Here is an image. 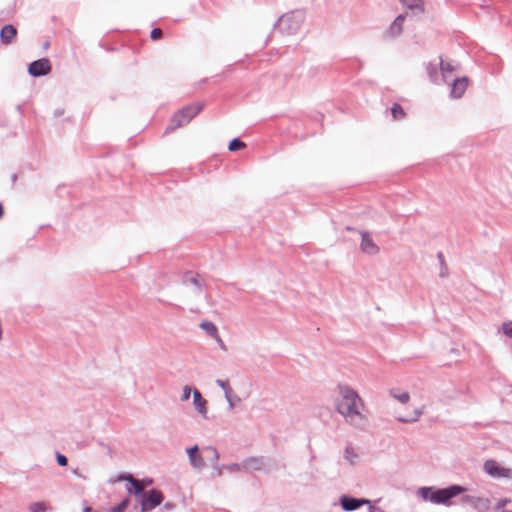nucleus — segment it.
Returning a JSON list of instances; mask_svg holds the SVG:
<instances>
[{
	"label": "nucleus",
	"mask_w": 512,
	"mask_h": 512,
	"mask_svg": "<svg viewBox=\"0 0 512 512\" xmlns=\"http://www.w3.org/2000/svg\"><path fill=\"white\" fill-rule=\"evenodd\" d=\"M460 64L449 58L437 57L426 66L429 80L435 85H448L450 97L459 99L468 87V78L459 76Z\"/></svg>",
	"instance_id": "1"
},
{
	"label": "nucleus",
	"mask_w": 512,
	"mask_h": 512,
	"mask_svg": "<svg viewBox=\"0 0 512 512\" xmlns=\"http://www.w3.org/2000/svg\"><path fill=\"white\" fill-rule=\"evenodd\" d=\"M337 391L336 411L351 426L362 431L366 430L369 426V420L362 412L365 405L358 392L346 384H339Z\"/></svg>",
	"instance_id": "2"
},
{
	"label": "nucleus",
	"mask_w": 512,
	"mask_h": 512,
	"mask_svg": "<svg viewBox=\"0 0 512 512\" xmlns=\"http://www.w3.org/2000/svg\"><path fill=\"white\" fill-rule=\"evenodd\" d=\"M117 481H127L130 487H127V492L133 494L139 501L142 512L155 509L163 500V493L157 489L145 491L140 484V480L134 478L131 474H119Z\"/></svg>",
	"instance_id": "3"
},
{
	"label": "nucleus",
	"mask_w": 512,
	"mask_h": 512,
	"mask_svg": "<svg viewBox=\"0 0 512 512\" xmlns=\"http://www.w3.org/2000/svg\"><path fill=\"white\" fill-rule=\"evenodd\" d=\"M466 491L464 486L453 484L444 488L434 486H423L417 491L423 501L431 502L437 505L451 506L452 499L463 494Z\"/></svg>",
	"instance_id": "4"
},
{
	"label": "nucleus",
	"mask_w": 512,
	"mask_h": 512,
	"mask_svg": "<svg viewBox=\"0 0 512 512\" xmlns=\"http://www.w3.org/2000/svg\"><path fill=\"white\" fill-rule=\"evenodd\" d=\"M203 108V103H196L180 109L173 116L171 120V125L167 127L166 132L172 131L178 127L188 124Z\"/></svg>",
	"instance_id": "5"
},
{
	"label": "nucleus",
	"mask_w": 512,
	"mask_h": 512,
	"mask_svg": "<svg viewBox=\"0 0 512 512\" xmlns=\"http://www.w3.org/2000/svg\"><path fill=\"white\" fill-rule=\"evenodd\" d=\"M303 21V16L300 13H287L282 15L274 24V29L283 34H295Z\"/></svg>",
	"instance_id": "6"
},
{
	"label": "nucleus",
	"mask_w": 512,
	"mask_h": 512,
	"mask_svg": "<svg viewBox=\"0 0 512 512\" xmlns=\"http://www.w3.org/2000/svg\"><path fill=\"white\" fill-rule=\"evenodd\" d=\"M485 472L494 479H511L512 470L495 460H487L483 466Z\"/></svg>",
	"instance_id": "7"
},
{
	"label": "nucleus",
	"mask_w": 512,
	"mask_h": 512,
	"mask_svg": "<svg viewBox=\"0 0 512 512\" xmlns=\"http://www.w3.org/2000/svg\"><path fill=\"white\" fill-rule=\"evenodd\" d=\"M52 70L50 60L47 58H41L31 62L28 66V73L32 77H41L48 75Z\"/></svg>",
	"instance_id": "8"
},
{
	"label": "nucleus",
	"mask_w": 512,
	"mask_h": 512,
	"mask_svg": "<svg viewBox=\"0 0 512 512\" xmlns=\"http://www.w3.org/2000/svg\"><path fill=\"white\" fill-rule=\"evenodd\" d=\"M370 501L364 498H354L348 495L340 497V505L345 511H354L364 504H369Z\"/></svg>",
	"instance_id": "9"
},
{
	"label": "nucleus",
	"mask_w": 512,
	"mask_h": 512,
	"mask_svg": "<svg viewBox=\"0 0 512 512\" xmlns=\"http://www.w3.org/2000/svg\"><path fill=\"white\" fill-rule=\"evenodd\" d=\"M361 235V250L369 255H375L379 252V247L374 243L369 232L359 231Z\"/></svg>",
	"instance_id": "10"
},
{
	"label": "nucleus",
	"mask_w": 512,
	"mask_h": 512,
	"mask_svg": "<svg viewBox=\"0 0 512 512\" xmlns=\"http://www.w3.org/2000/svg\"><path fill=\"white\" fill-rule=\"evenodd\" d=\"M198 451V445H194L186 450L192 467L201 469L204 467L205 463L203 457L198 453Z\"/></svg>",
	"instance_id": "11"
},
{
	"label": "nucleus",
	"mask_w": 512,
	"mask_h": 512,
	"mask_svg": "<svg viewBox=\"0 0 512 512\" xmlns=\"http://www.w3.org/2000/svg\"><path fill=\"white\" fill-rule=\"evenodd\" d=\"M17 35V29L12 24H7L0 31V41L3 44H11Z\"/></svg>",
	"instance_id": "12"
},
{
	"label": "nucleus",
	"mask_w": 512,
	"mask_h": 512,
	"mask_svg": "<svg viewBox=\"0 0 512 512\" xmlns=\"http://www.w3.org/2000/svg\"><path fill=\"white\" fill-rule=\"evenodd\" d=\"M264 461L263 457H250L242 462V468L246 471H260L264 467Z\"/></svg>",
	"instance_id": "13"
},
{
	"label": "nucleus",
	"mask_w": 512,
	"mask_h": 512,
	"mask_svg": "<svg viewBox=\"0 0 512 512\" xmlns=\"http://www.w3.org/2000/svg\"><path fill=\"white\" fill-rule=\"evenodd\" d=\"M193 404L196 411L206 418L207 401L202 397L201 393L197 389L193 390Z\"/></svg>",
	"instance_id": "14"
},
{
	"label": "nucleus",
	"mask_w": 512,
	"mask_h": 512,
	"mask_svg": "<svg viewBox=\"0 0 512 512\" xmlns=\"http://www.w3.org/2000/svg\"><path fill=\"white\" fill-rule=\"evenodd\" d=\"M400 3L411 11L413 15L422 14L425 11L423 0H399Z\"/></svg>",
	"instance_id": "15"
},
{
	"label": "nucleus",
	"mask_w": 512,
	"mask_h": 512,
	"mask_svg": "<svg viewBox=\"0 0 512 512\" xmlns=\"http://www.w3.org/2000/svg\"><path fill=\"white\" fill-rule=\"evenodd\" d=\"M406 18V14L398 15L389 27L388 34L392 37L399 36L403 30V22Z\"/></svg>",
	"instance_id": "16"
},
{
	"label": "nucleus",
	"mask_w": 512,
	"mask_h": 512,
	"mask_svg": "<svg viewBox=\"0 0 512 512\" xmlns=\"http://www.w3.org/2000/svg\"><path fill=\"white\" fill-rule=\"evenodd\" d=\"M184 284L194 285L198 290L202 289V283L199 280L198 274H193L192 272H186L183 276Z\"/></svg>",
	"instance_id": "17"
},
{
	"label": "nucleus",
	"mask_w": 512,
	"mask_h": 512,
	"mask_svg": "<svg viewBox=\"0 0 512 512\" xmlns=\"http://www.w3.org/2000/svg\"><path fill=\"white\" fill-rule=\"evenodd\" d=\"M200 328L212 338L216 337L218 334V329L216 325L211 321H203L200 323Z\"/></svg>",
	"instance_id": "18"
},
{
	"label": "nucleus",
	"mask_w": 512,
	"mask_h": 512,
	"mask_svg": "<svg viewBox=\"0 0 512 512\" xmlns=\"http://www.w3.org/2000/svg\"><path fill=\"white\" fill-rule=\"evenodd\" d=\"M344 458L352 465H355L359 460L358 454L354 451L351 445L346 446L344 451Z\"/></svg>",
	"instance_id": "19"
},
{
	"label": "nucleus",
	"mask_w": 512,
	"mask_h": 512,
	"mask_svg": "<svg viewBox=\"0 0 512 512\" xmlns=\"http://www.w3.org/2000/svg\"><path fill=\"white\" fill-rule=\"evenodd\" d=\"M422 413H423L422 409H415L411 415L399 417L398 421H400L402 423H412V422L417 421L420 418V416L422 415Z\"/></svg>",
	"instance_id": "20"
},
{
	"label": "nucleus",
	"mask_w": 512,
	"mask_h": 512,
	"mask_svg": "<svg viewBox=\"0 0 512 512\" xmlns=\"http://www.w3.org/2000/svg\"><path fill=\"white\" fill-rule=\"evenodd\" d=\"M390 394L393 398L398 400L400 403L405 404L409 401L410 395L408 392H398L395 389L390 390Z\"/></svg>",
	"instance_id": "21"
},
{
	"label": "nucleus",
	"mask_w": 512,
	"mask_h": 512,
	"mask_svg": "<svg viewBox=\"0 0 512 512\" xmlns=\"http://www.w3.org/2000/svg\"><path fill=\"white\" fill-rule=\"evenodd\" d=\"M391 114L395 120H400L405 116L404 109L398 103L393 104L391 107Z\"/></svg>",
	"instance_id": "22"
},
{
	"label": "nucleus",
	"mask_w": 512,
	"mask_h": 512,
	"mask_svg": "<svg viewBox=\"0 0 512 512\" xmlns=\"http://www.w3.org/2000/svg\"><path fill=\"white\" fill-rule=\"evenodd\" d=\"M246 144L239 138H234L229 142L228 149L231 152L238 151L244 148Z\"/></svg>",
	"instance_id": "23"
},
{
	"label": "nucleus",
	"mask_w": 512,
	"mask_h": 512,
	"mask_svg": "<svg viewBox=\"0 0 512 512\" xmlns=\"http://www.w3.org/2000/svg\"><path fill=\"white\" fill-rule=\"evenodd\" d=\"M462 502L464 505H470L474 508H477L478 504L480 503L479 497H473L469 495H465L462 497Z\"/></svg>",
	"instance_id": "24"
},
{
	"label": "nucleus",
	"mask_w": 512,
	"mask_h": 512,
	"mask_svg": "<svg viewBox=\"0 0 512 512\" xmlns=\"http://www.w3.org/2000/svg\"><path fill=\"white\" fill-rule=\"evenodd\" d=\"M130 503L129 498L123 499L119 504L109 509L108 512H124Z\"/></svg>",
	"instance_id": "25"
},
{
	"label": "nucleus",
	"mask_w": 512,
	"mask_h": 512,
	"mask_svg": "<svg viewBox=\"0 0 512 512\" xmlns=\"http://www.w3.org/2000/svg\"><path fill=\"white\" fill-rule=\"evenodd\" d=\"M216 384L224 391L226 400H229V394H231V388H230L228 381L217 379Z\"/></svg>",
	"instance_id": "26"
},
{
	"label": "nucleus",
	"mask_w": 512,
	"mask_h": 512,
	"mask_svg": "<svg viewBox=\"0 0 512 512\" xmlns=\"http://www.w3.org/2000/svg\"><path fill=\"white\" fill-rule=\"evenodd\" d=\"M437 257H438L440 265H441L439 276L440 277H445L447 275V273H448V268H447V266L444 263V256H443V254L441 252H439L437 254Z\"/></svg>",
	"instance_id": "27"
},
{
	"label": "nucleus",
	"mask_w": 512,
	"mask_h": 512,
	"mask_svg": "<svg viewBox=\"0 0 512 512\" xmlns=\"http://www.w3.org/2000/svg\"><path fill=\"white\" fill-rule=\"evenodd\" d=\"M31 512H46L44 502H34L29 507Z\"/></svg>",
	"instance_id": "28"
},
{
	"label": "nucleus",
	"mask_w": 512,
	"mask_h": 512,
	"mask_svg": "<svg viewBox=\"0 0 512 512\" xmlns=\"http://www.w3.org/2000/svg\"><path fill=\"white\" fill-rule=\"evenodd\" d=\"M503 333L509 337L512 338V321H508L503 323L502 325Z\"/></svg>",
	"instance_id": "29"
},
{
	"label": "nucleus",
	"mask_w": 512,
	"mask_h": 512,
	"mask_svg": "<svg viewBox=\"0 0 512 512\" xmlns=\"http://www.w3.org/2000/svg\"><path fill=\"white\" fill-rule=\"evenodd\" d=\"M56 460L59 466L65 467L68 464V459L65 455L57 453Z\"/></svg>",
	"instance_id": "30"
},
{
	"label": "nucleus",
	"mask_w": 512,
	"mask_h": 512,
	"mask_svg": "<svg viewBox=\"0 0 512 512\" xmlns=\"http://www.w3.org/2000/svg\"><path fill=\"white\" fill-rule=\"evenodd\" d=\"M223 468V465H219L218 463L213 464L212 477L215 478L221 476Z\"/></svg>",
	"instance_id": "31"
},
{
	"label": "nucleus",
	"mask_w": 512,
	"mask_h": 512,
	"mask_svg": "<svg viewBox=\"0 0 512 512\" xmlns=\"http://www.w3.org/2000/svg\"><path fill=\"white\" fill-rule=\"evenodd\" d=\"M191 392H192V389L190 386H188V385L184 386L181 400L187 401L191 396Z\"/></svg>",
	"instance_id": "32"
},
{
	"label": "nucleus",
	"mask_w": 512,
	"mask_h": 512,
	"mask_svg": "<svg viewBox=\"0 0 512 512\" xmlns=\"http://www.w3.org/2000/svg\"><path fill=\"white\" fill-rule=\"evenodd\" d=\"M207 450L210 451L212 454V459H211L212 465L215 463H218V460H219L218 451L214 447H208Z\"/></svg>",
	"instance_id": "33"
},
{
	"label": "nucleus",
	"mask_w": 512,
	"mask_h": 512,
	"mask_svg": "<svg viewBox=\"0 0 512 512\" xmlns=\"http://www.w3.org/2000/svg\"><path fill=\"white\" fill-rule=\"evenodd\" d=\"M163 35V32L160 28H154L152 31H151V34H150V37L153 39V40H158L162 37Z\"/></svg>",
	"instance_id": "34"
},
{
	"label": "nucleus",
	"mask_w": 512,
	"mask_h": 512,
	"mask_svg": "<svg viewBox=\"0 0 512 512\" xmlns=\"http://www.w3.org/2000/svg\"><path fill=\"white\" fill-rule=\"evenodd\" d=\"M223 467H225V469L229 470V471H237L239 470L240 468H242V463H232V464H229V465H223Z\"/></svg>",
	"instance_id": "35"
},
{
	"label": "nucleus",
	"mask_w": 512,
	"mask_h": 512,
	"mask_svg": "<svg viewBox=\"0 0 512 512\" xmlns=\"http://www.w3.org/2000/svg\"><path fill=\"white\" fill-rule=\"evenodd\" d=\"M215 341L217 342L218 346L222 349V350H226V345L225 343L223 342V340L221 339L219 333L217 334L216 337H214Z\"/></svg>",
	"instance_id": "36"
},
{
	"label": "nucleus",
	"mask_w": 512,
	"mask_h": 512,
	"mask_svg": "<svg viewBox=\"0 0 512 512\" xmlns=\"http://www.w3.org/2000/svg\"><path fill=\"white\" fill-rule=\"evenodd\" d=\"M153 483V480L151 478H145L142 481H140L141 486H148Z\"/></svg>",
	"instance_id": "37"
},
{
	"label": "nucleus",
	"mask_w": 512,
	"mask_h": 512,
	"mask_svg": "<svg viewBox=\"0 0 512 512\" xmlns=\"http://www.w3.org/2000/svg\"><path fill=\"white\" fill-rule=\"evenodd\" d=\"M82 512H98V511H94L90 506H86V507H84Z\"/></svg>",
	"instance_id": "38"
},
{
	"label": "nucleus",
	"mask_w": 512,
	"mask_h": 512,
	"mask_svg": "<svg viewBox=\"0 0 512 512\" xmlns=\"http://www.w3.org/2000/svg\"><path fill=\"white\" fill-rule=\"evenodd\" d=\"M228 404H229V409H233L234 407V404L232 402V399H231V396L229 395V400H227Z\"/></svg>",
	"instance_id": "39"
},
{
	"label": "nucleus",
	"mask_w": 512,
	"mask_h": 512,
	"mask_svg": "<svg viewBox=\"0 0 512 512\" xmlns=\"http://www.w3.org/2000/svg\"><path fill=\"white\" fill-rule=\"evenodd\" d=\"M11 181H12V183H15L17 181V175L16 174H13L11 176Z\"/></svg>",
	"instance_id": "40"
},
{
	"label": "nucleus",
	"mask_w": 512,
	"mask_h": 512,
	"mask_svg": "<svg viewBox=\"0 0 512 512\" xmlns=\"http://www.w3.org/2000/svg\"><path fill=\"white\" fill-rule=\"evenodd\" d=\"M3 214H4V209H3L2 204L0 203V218L3 216Z\"/></svg>",
	"instance_id": "41"
},
{
	"label": "nucleus",
	"mask_w": 512,
	"mask_h": 512,
	"mask_svg": "<svg viewBox=\"0 0 512 512\" xmlns=\"http://www.w3.org/2000/svg\"><path fill=\"white\" fill-rule=\"evenodd\" d=\"M172 507H173V504H171V503H166L165 504V508L166 509H171Z\"/></svg>",
	"instance_id": "42"
},
{
	"label": "nucleus",
	"mask_w": 512,
	"mask_h": 512,
	"mask_svg": "<svg viewBox=\"0 0 512 512\" xmlns=\"http://www.w3.org/2000/svg\"><path fill=\"white\" fill-rule=\"evenodd\" d=\"M505 503H506V501H505V500H503V501H501V502L499 503V506H503V505H505Z\"/></svg>",
	"instance_id": "43"
}]
</instances>
